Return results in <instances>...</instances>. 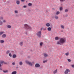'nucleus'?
I'll return each instance as SVG.
<instances>
[{"mask_svg": "<svg viewBox=\"0 0 74 74\" xmlns=\"http://www.w3.org/2000/svg\"><path fill=\"white\" fill-rule=\"evenodd\" d=\"M60 11H62L63 10V8L62 7H60Z\"/></svg>", "mask_w": 74, "mask_h": 74, "instance_id": "obj_32", "label": "nucleus"}, {"mask_svg": "<svg viewBox=\"0 0 74 74\" xmlns=\"http://www.w3.org/2000/svg\"><path fill=\"white\" fill-rule=\"evenodd\" d=\"M69 52H67L65 53V55L66 56H68L69 55Z\"/></svg>", "mask_w": 74, "mask_h": 74, "instance_id": "obj_11", "label": "nucleus"}, {"mask_svg": "<svg viewBox=\"0 0 74 74\" xmlns=\"http://www.w3.org/2000/svg\"><path fill=\"white\" fill-rule=\"evenodd\" d=\"M64 11L65 12H69V10H68V9H66Z\"/></svg>", "mask_w": 74, "mask_h": 74, "instance_id": "obj_16", "label": "nucleus"}, {"mask_svg": "<svg viewBox=\"0 0 74 74\" xmlns=\"http://www.w3.org/2000/svg\"><path fill=\"white\" fill-rule=\"evenodd\" d=\"M9 55L10 57H12V54H11V53H9Z\"/></svg>", "mask_w": 74, "mask_h": 74, "instance_id": "obj_33", "label": "nucleus"}, {"mask_svg": "<svg viewBox=\"0 0 74 74\" xmlns=\"http://www.w3.org/2000/svg\"><path fill=\"white\" fill-rule=\"evenodd\" d=\"M55 40H59V37H56L55 38Z\"/></svg>", "mask_w": 74, "mask_h": 74, "instance_id": "obj_25", "label": "nucleus"}, {"mask_svg": "<svg viewBox=\"0 0 74 74\" xmlns=\"http://www.w3.org/2000/svg\"><path fill=\"white\" fill-rule=\"evenodd\" d=\"M0 63H1V64H3V63H4V64H7L6 62H5L4 61L2 60H0Z\"/></svg>", "mask_w": 74, "mask_h": 74, "instance_id": "obj_7", "label": "nucleus"}, {"mask_svg": "<svg viewBox=\"0 0 74 74\" xmlns=\"http://www.w3.org/2000/svg\"><path fill=\"white\" fill-rule=\"evenodd\" d=\"M0 42L1 43H3L4 42V40H1L0 41Z\"/></svg>", "mask_w": 74, "mask_h": 74, "instance_id": "obj_29", "label": "nucleus"}, {"mask_svg": "<svg viewBox=\"0 0 74 74\" xmlns=\"http://www.w3.org/2000/svg\"><path fill=\"white\" fill-rule=\"evenodd\" d=\"M54 18L56 19H58V16H55L54 17Z\"/></svg>", "mask_w": 74, "mask_h": 74, "instance_id": "obj_19", "label": "nucleus"}, {"mask_svg": "<svg viewBox=\"0 0 74 74\" xmlns=\"http://www.w3.org/2000/svg\"><path fill=\"white\" fill-rule=\"evenodd\" d=\"M3 23H5L6 22V20H3Z\"/></svg>", "mask_w": 74, "mask_h": 74, "instance_id": "obj_37", "label": "nucleus"}, {"mask_svg": "<svg viewBox=\"0 0 74 74\" xmlns=\"http://www.w3.org/2000/svg\"><path fill=\"white\" fill-rule=\"evenodd\" d=\"M23 64V63H22V62L20 61L19 62V64L20 66H21V65H22Z\"/></svg>", "mask_w": 74, "mask_h": 74, "instance_id": "obj_24", "label": "nucleus"}, {"mask_svg": "<svg viewBox=\"0 0 74 74\" xmlns=\"http://www.w3.org/2000/svg\"><path fill=\"white\" fill-rule=\"evenodd\" d=\"M35 67L36 68L40 67V65L38 63H36L35 65Z\"/></svg>", "mask_w": 74, "mask_h": 74, "instance_id": "obj_6", "label": "nucleus"}, {"mask_svg": "<svg viewBox=\"0 0 74 74\" xmlns=\"http://www.w3.org/2000/svg\"><path fill=\"white\" fill-rule=\"evenodd\" d=\"M66 39L64 38H60L59 41H58L57 42V45H63V44H65L66 43Z\"/></svg>", "mask_w": 74, "mask_h": 74, "instance_id": "obj_1", "label": "nucleus"}, {"mask_svg": "<svg viewBox=\"0 0 74 74\" xmlns=\"http://www.w3.org/2000/svg\"><path fill=\"white\" fill-rule=\"evenodd\" d=\"M16 71H14L12 72L11 74H16Z\"/></svg>", "mask_w": 74, "mask_h": 74, "instance_id": "obj_18", "label": "nucleus"}, {"mask_svg": "<svg viewBox=\"0 0 74 74\" xmlns=\"http://www.w3.org/2000/svg\"><path fill=\"white\" fill-rule=\"evenodd\" d=\"M0 70H2V68H0Z\"/></svg>", "mask_w": 74, "mask_h": 74, "instance_id": "obj_47", "label": "nucleus"}, {"mask_svg": "<svg viewBox=\"0 0 74 74\" xmlns=\"http://www.w3.org/2000/svg\"><path fill=\"white\" fill-rule=\"evenodd\" d=\"M8 28L9 29H10L11 28V26L10 25H8L7 26Z\"/></svg>", "mask_w": 74, "mask_h": 74, "instance_id": "obj_20", "label": "nucleus"}, {"mask_svg": "<svg viewBox=\"0 0 74 74\" xmlns=\"http://www.w3.org/2000/svg\"><path fill=\"white\" fill-rule=\"evenodd\" d=\"M16 16L17 17H18V15H16Z\"/></svg>", "mask_w": 74, "mask_h": 74, "instance_id": "obj_48", "label": "nucleus"}, {"mask_svg": "<svg viewBox=\"0 0 74 74\" xmlns=\"http://www.w3.org/2000/svg\"><path fill=\"white\" fill-rule=\"evenodd\" d=\"M42 45H43V42H40V47H42Z\"/></svg>", "mask_w": 74, "mask_h": 74, "instance_id": "obj_21", "label": "nucleus"}, {"mask_svg": "<svg viewBox=\"0 0 74 74\" xmlns=\"http://www.w3.org/2000/svg\"><path fill=\"white\" fill-rule=\"evenodd\" d=\"M12 65L14 66V65H15V62H13L12 63Z\"/></svg>", "mask_w": 74, "mask_h": 74, "instance_id": "obj_31", "label": "nucleus"}, {"mask_svg": "<svg viewBox=\"0 0 74 74\" xmlns=\"http://www.w3.org/2000/svg\"><path fill=\"white\" fill-rule=\"evenodd\" d=\"M16 3L17 4H20V1L19 0H17L16 1Z\"/></svg>", "mask_w": 74, "mask_h": 74, "instance_id": "obj_14", "label": "nucleus"}, {"mask_svg": "<svg viewBox=\"0 0 74 74\" xmlns=\"http://www.w3.org/2000/svg\"><path fill=\"white\" fill-rule=\"evenodd\" d=\"M57 71H58V70L57 69H56L53 71V73L54 74H56V73H57Z\"/></svg>", "mask_w": 74, "mask_h": 74, "instance_id": "obj_17", "label": "nucleus"}, {"mask_svg": "<svg viewBox=\"0 0 74 74\" xmlns=\"http://www.w3.org/2000/svg\"><path fill=\"white\" fill-rule=\"evenodd\" d=\"M3 72L4 73H7L8 72V70H4L3 71Z\"/></svg>", "mask_w": 74, "mask_h": 74, "instance_id": "obj_28", "label": "nucleus"}, {"mask_svg": "<svg viewBox=\"0 0 74 74\" xmlns=\"http://www.w3.org/2000/svg\"><path fill=\"white\" fill-rule=\"evenodd\" d=\"M3 33H4L3 32H0V35H1V34H3Z\"/></svg>", "mask_w": 74, "mask_h": 74, "instance_id": "obj_35", "label": "nucleus"}, {"mask_svg": "<svg viewBox=\"0 0 74 74\" xmlns=\"http://www.w3.org/2000/svg\"><path fill=\"white\" fill-rule=\"evenodd\" d=\"M1 19H3V17H1L0 18Z\"/></svg>", "mask_w": 74, "mask_h": 74, "instance_id": "obj_41", "label": "nucleus"}, {"mask_svg": "<svg viewBox=\"0 0 74 74\" xmlns=\"http://www.w3.org/2000/svg\"><path fill=\"white\" fill-rule=\"evenodd\" d=\"M19 45L20 46L22 47L23 45V42H20L19 43Z\"/></svg>", "mask_w": 74, "mask_h": 74, "instance_id": "obj_9", "label": "nucleus"}, {"mask_svg": "<svg viewBox=\"0 0 74 74\" xmlns=\"http://www.w3.org/2000/svg\"><path fill=\"white\" fill-rule=\"evenodd\" d=\"M60 27L61 29H64V26L63 25H61Z\"/></svg>", "mask_w": 74, "mask_h": 74, "instance_id": "obj_22", "label": "nucleus"}, {"mask_svg": "<svg viewBox=\"0 0 74 74\" xmlns=\"http://www.w3.org/2000/svg\"><path fill=\"white\" fill-rule=\"evenodd\" d=\"M0 25H2V21H0Z\"/></svg>", "mask_w": 74, "mask_h": 74, "instance_id": "obj_39", "label": "nucleus"}, {"mask_svg": "<svg viewBox=\"0 0 74 74\" xmlns=\"http://www.w3.org/2000/svg\"><path fill=\"white\" fill-rule=\"evenodd\" d=\"M48 60H43V63H46V62H47Z\"/></svg>", "mask_w": 74, "mask_h": 74, "instance_id": "obj_23", "label": "nucleus"}, {"mask_svg": "<svg viewBox=\"0 0 74 74\" xmlns=\"http://www.w3.org/2000/svg\"><path fill=\"white\" fill-rule=\"evenodd\" d=\"M43 29H44V28L43 27L41 28L40 29V30H43Z\"/></svg>", "mask_w": 74, "mask_h": 74, "instance_id": "obj_38", "label": "nucleus"}, {"mask_svg": "<svg viewBox=\"0 0 74 74\" xmlns=\"http://www.w3.org/2000/svg\"><path fill=\"white\" fill-rule=\"evenodd\" d=\"M10 50H7L6 52V54H8L10 53Z\"/></svg>", "mask_w": 74, "mask_h": 74, "instance_id": "obj_27", "label": "nucleus"}, {"mask_svg": "<svg viewBox=\"0 0 74 74\" xmlns=\"http://www.w3.org/2000/svg\"><path fill=\"white\" fill-rule=\"evenodd\" d=\"M25 62L27 64H28V65H29V66H33V64L34 63V62L31 63L30 62H29L27 60L25 61Z\"/></svg>", "mask_w": 74, "mask_h": 74, "instance_id": "obj_3", "label": "nucleus"}, {"mask_svg": "<svg viewBox=\"0 0 74 74\" xmlns=\"http://www.w3.org/2000/svg\"><path fill=\"white\" fill-rule=\"evenodd\" d=\"M72 67H74V64L72 65Z\"/></svg>", "mask_w": 74, "mask_h": 74, "instance_id": "obj_45", "label": "nucleus"}, {"mask_svg": "<svg viewBox=\"0 0 74 74\" xmlns=\"http://www.w3.org/2000/svg\"><path fill=\"white\" fill-rule=\"evenodd\" d=\"M50 23H47L46 24V26L47 27H49L50 26Z\"/></svg>", "mask_w": 74, "mask_h": 74, "instance_id": "obj_10", "label": "nucleus"}, {"mask_svg": "<svg viewBox=\"0 0 74 74\" xmlns=\"http://www.w3.org/2000/svg\"><path fill=\"white\" fill-rule=\"evenodd\" d=\"M24 27L25 29H26L28 30H32V27L30 26H29V25L27 24H25Z\"/></svg>", "mask_w": 74, "mask_h": 74, "instance_id": "obj_2", "label": "nucleus"}, {"mask_svg": "<svg viewBox=\"0 0 74 74\" xmlns=\"http://www.w3.org/2000/svg\"><path fill=\"white\" fill-rule=\"evenodd\" d=\"M45 58H47L48 56V55L47 53H45L44 54Z\"/></svg>", "mask_w": 74, "mask_h": 74, "instance_id": "obj_8", "label": "nucleus"}, {"mask_svg": "<svg viewBox=\"0 0 74 74\" xmlns=\"http://www.w3.org/2000/svg\"><path fill=\"white\" fill-rule=\"evenodd\" d=\"M2 37L3 38H5V37H6V34H3L2 36Z\"/></svg>", "mask_w": 74, "mask_h": 74, "instance_id": "obj_12", "label": "nucleus"}, {"mask_svg": "<svg viewBox=\"0 0 74 74\" xmlns=\"http://www.w3.org/2000/svg\"><path fill=\"white\" fill-rule=\"evenodd\" d=\"M36 34L38 37H41V31H40L37 32Z\"/></svg>", "mask_w": 74, "mask_h": 74, "instance_id": "obj_4", "label": "nucleus"}, {"mask_svg": "<svg viewBox=\"0 0 74 74\" xmlns=\"http://www.w3.org/2000/svg\"><path fill=\"white\" fill-rule=\"evenodd\" d=\"M60 1H65V0H60Z\"/></svg>", "mask_w": 74, "mask_h": 74, "instance_id": "obj_40", "label": "nucleus"}, {"mask_svg": "<svg viewBox=\"0 0 74 74\" xmlns=\"http://www.w3.org/2000/svg\"><path fill=\"white\" fill-rule=\"evenodd\" d=\"M46 29H47L46 28H43V30H46Z\"/></svg>", "mask_w": 74, "mask_h": 74, "instance_id": "obj_44", "label": "nucleus"}, {"mask_svg": "<svg viewBox=\"0 0 74 74\" xmlns=\"http://www.w3.org/2000/svg\"><path fill=\"white\" fill-rule=\"evenodd\" d=\"M22 2H23V1H25V0H21Z\"/></svg>", "mask_w": 74, "mask_h": 74, "instance_id": "obj_42", "label": "nucleus"}, {"mask_svg": "<svg viewBox=\"0 0 74 74\" xmlns=\"http://www.w3.org/2000/svg\"><path fill=\"white\" fill-rule=\"evenodd\" d=\"M67 60H68V62H71V60H70V59H68Z\"/></svg>", "mask_w": 74, "mask_h": 74, "instance_id": "obj_34", "label": "nucleus"}, {"mask_svg": "<svg viewBox=\"0 0 74 74\" xmlns=\"http://www.w3.org/2000/svg\"><path fill=\"white\" fill-rule=\"evenodd\" d=\"M12 57L13 58H16V54H13L12 56Z\"/></svg>", "mask_w": 74, "mask_h": 74, "instance_id": "obj_15", "label": "nucleus"}, {"mask_svg": "<svg viewBox=\"0 0 74 74\" xmlns=\"http://www.w3.org/2000/svg\"><path fill=\"white\" fill-rule=\"evenodd\" d=\"M59 14H60V12H59V11H57L56 12V15H59Z\"/></svg>", "mask_w": 74, "mask_h": 74, "instance_id": "obj_30", "label": "nucleus"}, {"mask_svg": "<svg viewBox=\"0 0 74 74\" xmlns=\"http://www.w3.org/2000/svg\"><path fill=\"white\" fill-rule=\"evenodd\" d=\"M32 5V4L31 3H29L28 4V5H29V6H31Z\"/></svg>", "mask_w": 74, "mask_h": 74, "instance_id": "obj_36", "label": "nucleus"}, {"mask_svg": "<svg viewBox=\"0 0 74 74\" xmlns=\"http://www.w3.org/2000/svg\"><path fill=\"white\" fill-rule=\"evenodd\" d=\"M24 8H26V6L25 5L23 6Z\"/></svg>", "mask_w": 74, "mask_h": 74, "instance_id": "obj_43", "label": "nucleus"}, {"mask_svg": "<svg viewBox=\"0 0 74 74\" xmlns=\"http://www.w3.org/2000/svg\"><path fill=\"white\" fill-rule=\"evenodd\" d=\"M47 29L48 30V31L51 32V27H48V28H47Z\"/></svg>", "mask_w": 74, "mask_h": 74, "instance_id": "obj_13", "label": "nucleus"}, {"mask_svg": "<svg viewBox=\"0 0 74 74\" xmlns=\"http://www.w3.org/2000/svg\"><path fill=\"white\" fill-rule=\"evenodd\" d=\"M70 72V70L69 69H66V70L65 71L64 73L65 74H67L68 73Z\"/></svg>", "mask_w": 74, "mask_h": 74, "instance_id": "obj_5", "label": "nucleus"}, {"mask_svg": "<svg viewBox=\"0 0 74 74\" xmlns=\"http://www.w3.org/2000/svg\"><path fill=\"white\" fill-rule=\"evenodd\" d=\"M0 67H1V63H0Z\"/></svg>", "mask_w": 74, "mask_h": 74, "instance_id": "obj_46", "label": "nucleus"}, {"mask_svg": "<svg viewBox=\"0 0 74 74\" xmlns=\"http://www.w3.org/2000/svg\"><path fill=\"white\" fill-rule=\"evenodd\" d=\"M14 12L15 14H18V11H17V10H15L14 11Z\"/></svg>", "mask_w": 74, "mask_h": 74, "instance_id": "obj_26", "label": "nucleus"}]
</instances>
